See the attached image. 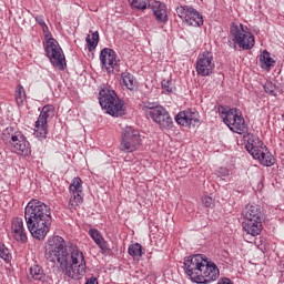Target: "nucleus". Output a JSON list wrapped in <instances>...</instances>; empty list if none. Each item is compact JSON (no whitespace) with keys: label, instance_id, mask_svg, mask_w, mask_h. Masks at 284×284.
<instances>
[{"label":"nucleus","instance_id":"nucleus-1","mask_svg":"<svg viewBox=\"0 0 284 284\" xmlns=\"http://www.w3.org/2000/svg\"><path fill=\"white\" fill-rule=\"evenodd\" d=\"M44 258L49 263L59 265L65 276L79 281L85 276V257L83 252L77 244L65 245V240L59 235H53L48 239L44 252Z\"/></svg>","mask_w":284,"mask_h":284},{"label":"nucleus","instance_id":"nucleus-2","mask_svg":"<svg viewBox=\"0 0 284 284\" xmlns=\"http://www.w3.org/2000/svg\"><path fill=\"white\" fill-rule=\"evenodd\" d=\"M27 227L37 241H43L52 225V209L39 200H31L24 207Z\"/></svg>","mask_w":284,"mask_h":284},{"label":"nucleus","instance_id":"nucleus-3","mask_svg":"<svg viewBox=\"0 0 284 284\" xmlns=\"http://www.w3.org/2000/svg\"><path fill=\"white\" fill-rule=\"evenodd\" d=\"M184 274L197 284L214 283L221 276V271L216 263L207 258L204 254H195L184 258Z\"/></svg>","mask_w":284,"mask_h":284},{"label":"nucleus","instance_id":"nucleus-4","mask_svg":"<svg viewBox=\"0 0 284 284\" xmlns=\"http://www.w3.org/2000/svg\"><path fill=\"white\" fill-rule=\"evenodd\" d=\"M2 141L9 146L10 151L18 156H30L32 149L30 142L20 131H14L12 126H8L2 132Z\"/></svg>","mask_w":284,"mask_h":284},{"label":"nucleus","instance_id":"nucleus-5","mask_svg":"<svg viewBox=\"0 0 284 284\" xmlns=\"http://www.w3.org/2000/svg\"><path fill=\"white\" fill-rule=\"evenodd\" d=\"M230 34L233 37L232 41H229L230 48L233 50H252L256 44L254 34L251 33L250 29L243 23H232L230 27Z\"/></svg>","mask_w":284,"mask_h":284},{"label":"nucleus","instance_id":"nucleus-6","mask_svg":"<svg viewBox=\"0 0 284 284\" xmlns=\"http://www.w3.org/2000/svg\"><path fill=\"white\" fill-rule=\"evenodd\" d=\"M45 44H44V52L50 61V63L58 68V70H65V54H63V49L59 45L57 39L51 38L50 34L44 36Z\"/></svg>","mask_w":284,"mask_h":284},{"label":"nucleus","instance_id":"nucleus-7","mask_svg":"<svg viewBox=\"0 0 284 284\" xmlns=\"http://www.w3.org/2000/svg\"><path fill=\"white\" fill-rule=\"evenodd\" d=\"M221 116L223 119V123L227 125V128L235 132L236 134H245L247 132V125L245 124V119L236 109H229L227 111L222 110Z\"/></svg>","mask_w":284,"mask_h":284},{"label":"nucleus","instance_id":"nucleus-8","mask_svg":"<svg viewBox=\"0 0 284 284\" xmlns=\"http://www.w3.org/2000/svg\"><path fill=\"white\" fill-rule=\"evenodd\" d=\"M139 148H141V133L132 126H125L122 130L120 150L122 152H135Z\"/></svg>","mask_w":284,"mask_h":284},{"label":"nucleus","instance_id":"nucleus-9","mask_svg":"<svg viewBox=\"0 0 284 284\" xmlns=\"http://www.w3.org/2000/svg\"><path fill=\"white\" fill-rule=\"evenodd\" d=\"M214 54L210 51H204L197 55L195 71L199 77H212L214 74Z\"/></svg>","mask_w":284,"mask_h":284},{"label":"nucleus","instance_id":"nucleus-10","mask_svg":"<svg viewBox=\"0 0 284 284\" xmlns=\"http://www.w3.org/2000/svg\"><path fill=\"white\" fill-rule=\"evenodd\" d=\"M176 14L180 19H183L189 26L193 28H201L203 26V16L190 6H180L176 8Z\"/></svg>","mask_w":284,"mask_h":284},{"label":"nucleus","instance_id":"nucleus-11","mask_svg":"<svg viewBox=\"0 0 284 284\" xmlns=\"http://www.w3.org/2000/svg\"><path fill=\"white\" fill-rule=\"evenodd\" d=\"M146 114L154 121V123H158L161 130H172L174 122L165 108L159 106L158 109H154L153 112H146Z\"/></svg>","mask_w":284,"mask_h":284},{"label":"nucleus","instance_id":"nucleus-12","mask_svg":"<svg viewBox=\"0 0 284 284\" xmlns=\"http://www.w3.org/2000/svg\"><path fill=\"white\" fill-rule=\"evenodd\" d=\"M100 62L106 72H114V69L119 67L121 60L119 59L116 51L110 48H104L100 52Z\"/></svg>","mask_w":284,"mask_h":284},{"label":"nucleus","instance_id":"nucleus-13","mask_svg":"<svg viewBox=\"0 0 284 284\" xmlns=\"http://www.w3.org/2000/svg\"><path fill=\"white\" fill-rule=\"evenodd\" d=\"M175 122L183 128H199L201 123L199 112H192L190 110L179 112L175 115Z\"/></svg>","mask_w":284,"mask_h":284},{"label":"nucleus","instance_id":"nucleus-14","mask_svg":"<svg viewBox=\"0 0 284 284\" xmlns=\"http://www.w3.org/2000/svg\"><path fill=\"white\" fill-rule=\"evenodd\" d=\"M11 236L17 243H28V231L23 224V219L13 217L11 221Z\"/></svg>","mask_w":284,"mask_h":284},{"label":"nucleus","instance_id":"nucleus-15","mask_svg":"<svg viewBox=\"0 0 284 284\" xmlns=\"http://www.w3.org/2000/svg\"><path fill=\"white\" fill-rule=\"evenodd\" d=\"M118 97L119 95H116V92L114 90L106 85H102L99 92V103L102 110H104L105 108H110V103H112V101H115Z\"/></svg>","mask_w":284,"mask_h":284},{"label":"nucleus","instance_id":"nucleus-16","mask_svg":"<svg viewBox=\"0 0 284 284\" xmlns=\"http://www.w3.org/2000/svg\"><path fill=\"white\" fill-rule=\"evenodd\" d=\"M252 156L253 159H257V161H260L261 165H264V168H272L276 161L274 155H272V153L267 150V146L261 148Z\"/></svg>","mask_w":284,"mask_h":284},{"label":"nucleus","instance_id":"nucleus-17","mask_svg":"<svg viewBox=\"0 0 284 284\" xmlns=\"http://www.w3.org/2000/svg\"><path fill=\"white\" fill-rule=\"evenodd\" d=\"M244 139L246 141V150L248 151V153L251 154V156H253L255 153H257L264 145H263V141H261V139H258V136L252 134V133H247L246 135H244Z\"/></svg>","mask_w":284,"mask_h":284},{"label":"nucleus","instance_id":"nucleus-18","mask_svg":"<svg viewBox=\"0 0 284 284\" xmlns=\"http://www.w3.org/2000/svg\"><path fill=\"white\" fill-rule=\"evenodd\" d=\"M106 114L111 116H124L125 108L123 106V101L121 99L115 98L114 100L109 103V106L104 108Z\"/></svg>","mask_w":284,"mask_h":284},{"label":"nucleus","instance_id":"nucleus-19","mask_svg":"<svg viewBox=\"0 0 284 284\" xmlns=\"http://www.w3.org/2000/svg\"><path fill=\"white\" fill-rule=\"evenodd\" d=\"M244 232L251 236H258L263 232V221L253 220V221H243L242 223Z\"/></svg>","mask_w":284,"mask_h":284},{"label":"nucleus","instance_id":"nucleus-20","mask_svg":"<svg viewBox=\"0 0 284 284\" xmlns=\"http://www.w3.org/2000/svg\"><path fill=\"white\" fill-rule=\"evenodd\" d=\"M153 14L159 23H168V7L161 1H154L152 3Z\"/></svg>","mask_w":284,"mask_h":284},{"label":"nucleus","instance_id":"nucleus-21","mask_svg":"<svg viewBox=\"0 0 284 284\" xmlns=\"http://www.w3.org/2000/svg\"><path fill=\"white\" fill-rule=\"evenodd\" d=\"M242 215L244 221H262L261 206L256 204L246 205Z\"/></svg>","mask_w":284,"mask_h":284},{"label":"nucleus","instance_id":"nucleus-22","mask_svg":"<svg viewBox=\"0 0 284 284\" xmlns=\"http://www.w3.org/2000/svg\"><path fill=\"white\" fill-rule=\"evenodd\" d=\"M89 235L94 241L95 245L101 248L102 252H109L110 245L106 243L105 239H103V235H101V232L97 229H90Z\"/></svg>","mask_w":284,"mask_h":284},{"label":"nucleus","instance_id":"nucleus-23","mask_svg":"<svg viewBox=\"0 0 284 284\" xmlns=\"http://www.w3.org/2000/svg\"><path fill=\"white\" fill-rule=\"evenodd\" d=\"M121 81L122 85H124L126 90H130V92H134V90H136V87L139 85V82H136V78L134 77V74L128 71L121 73Z\"/></svg>","mask_w":284,"mask_h":284},{"label":"nucleus","instance_id":"nucleus-24","mask_svg":"<svg viewBox=\"0 0 284 284\" xmlns=\"http://www.w3.org/2000/svg\"><path fill=\"white\" fill-rule=\"evenodd\" d=\"M260 65L262 70H266L267 72L276 65V61L272 59V54L267 50H264L260 54Z\"/></svg>","mask_w":284,"mask_h":284},{"label":"nucleus","instance_id":"nucleus-25","mask_svg":"<svg viewBox=\"0 0 284 284\" xmlns=\"http://www.w3.org/2000/svg\"><path fill=\"white\" fill-rule=\"evenodd\" d=\"M33 135L38 141H45L48 139V124L39 122V120L36 121Z\"/></svg>","mask_w":284,"mask_h":284},{"label":"nucleus","instance_id":"nucleus-26","mask_svg":"<svg viewBox=\"0 0 284 284\" xmlns=\"http://www.w3.org/2000/svg\"><path fill=\"white\" fill-rule=\"evenodd\" d=\"M29 278H32L33 281H45V272L43 271V267L39 266V264H33L29 268Z\"/></svg>","mask_w":284,"mask_h":284},{"label":"nucleus","instance_id":"nucleus-27","mask_svg":"<svg viewBox=\"0 0 284 284\" xmlns=\"http://www.w3.org/2000/svg\"><path fill=\"white\" fill-rule=\"evenodd\" d=\"M54 116V106L52 104H47L42 108L40 115L38 118L39 123H47L48 120Z\"/></svg>","mask_w":284,"mask_h":284},{"label":"nucleus","instance_id":"nucleus-28","mask_svg":"<svg viewBox=\"0 0 284 284\" xmlns=\"http://www.w3.org/2000/svg\"><path fill=\"white\" fill-rule=\"evenodd\" d=\"M71 197L69 200L68 207L71 212H77L79 205L83 204V193H70Z\"/></svg>","mask_w":284,"mask_h":284},{"label":"nucleus","instance_id":"nucleus-29","mask_svg":"<svg viewBox=\"0 0 284 284\" xmlns=\"http://www.w3.org/2000/svg\"><path fill=\"white\" fill-rule=\"evenodd\" d=\"M85 42L89 52L97 50V45H99V31H90V34L85 38Z\"/></svg>","mask_w":284,"mask_h":284},{"label":"nucleus","instance_id":"nucleus-30","mask_svg":"<svg viewBox=\"0 0 284 284\" xmlns=\"http://www.w3.org/2000/svg\"><path fill=\"white\" fill-rule=\"evenodd\" d=\"M70 194H83V181L81 178H73L70 186H69Z\"/></svg>","mask_w":284,"mask_h":284},{"label":"nucleus","instance_id":"nucleus-31","mask_svg":"<svg viewBox=\"0 0 284 284\" xmlns=\"http://www.w3.org/2000/svg\"><path fill=\"white\" fill-rule=\"evenodd\" d=\"M128 254L133 258H141L144 254L143 246L139 243L131 244L129 245Z\"/></svg>","mask_w":284,"mask_h":284},{"label":"nucleus","instance_id":"nucleus-32","mask_svg":"<svg viewBox=\"0 0 284 284\" xmlns=\"http://www.w3.org/2000/svg\"><path fill=\"white\" fill-rule=\"evenodd\" d=\"M152 0H129V3L133 10H148Z\"/></svg>","mask_w":284,"mask_h":284},{"label":"nucleus","instance_id":"nucleus-33","mask_svg":"<svg viewBox=\"0 0 284 284\" xmlns=\"http://www.w3.org/2000/svg\"><path fill=\"white\" fill-rule=\"evenodd\" d=\"M14 97L17 105L21 106L23 105V103H26V89L23 88V85H17Z\"/></svg>","mask_w":284,"mask_h":284},{"label":"nucleus","instance_id":"nucleus-34","mask_svg":"<svg viewBox=\"0 0 284 284\" xmlns=\"http://www.w3.org/2000/svg\"><path fill=\"white\" fill-rule=\"evenodd\" d=\"M0 258L6 261V263H10L12 260V254L10 253V248L6 246L2 242H0Z\"/></svg>","mask_w":284,"mask_h":284},{"label":"nucleus","instance_id":"nucleus-35","mask_svg":"<svg viewBox=\"0 0 284 284\" xmlns=\"http://www.w3.org/2000/svg\"><path fill=\"white\" fill-rule=\"evenodd\" d=\"M162 90H165V92L172 94V92L176 90V87L174 85V82H172V80H162Z\"/></svg>","mask_w":284,"mask_h":284},{"label":"nucleus","instance_id":"nucleus-36","mask_svg":"<svg viewBox=\"0 0 284 284\" xmlns=\"http://www.w3.org/2000/svg\"><path fill=\"white\" fill-rule=\"evenodd\" d=\"M264 91L266 94H271V97H276V84L272 83V81H266L264 84Z\"/></svg>","mask_w":284,"mask_h":284},{"label":"nucleus","instance_id":"nucleus-37","mask_svg":"<svg viewBox=\"0 0 284 284\" xmlns=\"http://www.w3.org/2000/svg\"><path fill=\"white\" fill-rule=\"evenodd\" d=\"M34 19L40 24V27L44 33V37H45V34H50L48 31V24H45V19L43 18V16H36Z\"/></svg>","mask_w":284,"mask_h":284},{"label":"nucleus","instance_id":"nucleus-38","mask_svg":"<svg viewBox=\"0 0 284 284\" xmlns=\"http://www.w3.org/2000/svg\"><path fill=\"white\" fill-rule=\"evenodd\" d=\"M202 203L206 207H212V205H214V200L210 195H203L202 196Z\"/></svg>","mask_w":284,"mask_h":284},{"label":"nucleus","instance_id":"nucleus-39","mask_svg":"<svg viewBox=\"0 0 284 284\" xmlns=\"http://www.w3.org/2000/svg\"><path fill=\"white\" fill-rule=\"evenodd\" d=\"M145 108L149 110L146 112H153L158 108H163V106L162 105H158L156 103H149V104L145 105Z\"/></svg>","mask_w":284,"mask_h":284},{"label":"nucleus","instance_id":"nucleus-40","mask_svg":"<svg viewBox=\"0 0 284 284\" xmlns=\"http://www.w3.org/2000/svg\"><path fill=\"white\" fill-rule=\"evenodd\" d=\"M217 284H234V282L229 277H222L217 281Z\"/></svg>","mask_w":284,"mask_h":284},{"label":"nucleus","instance_id":"nucleus-41","mask_svg":"<svg viewBox=\"0 0 284 284\" xmlns=\"http://www.w3.org/2000/svg\"><path fill=\"white\" fill-rule=\"evenodd\" d=\"M220 172H222V176H229L230 171L227 169H220Z\"/></svg>","mask_w":284,"mask_h":284}]
</instances>
